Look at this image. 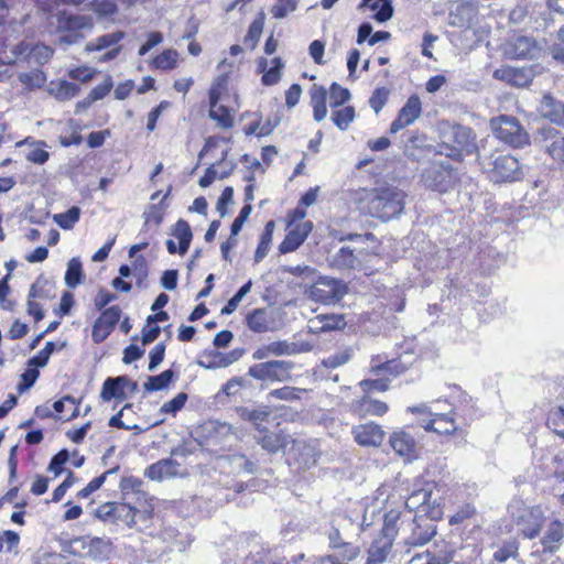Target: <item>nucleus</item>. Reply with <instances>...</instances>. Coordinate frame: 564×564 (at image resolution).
<instances>
[{
  "instance_id": "obj_58",
  "label": "nucleus",
  "mask_w": 564,
  "mask_h": 564,
  "mask_svg": "<svg viewBox=\"0 0 564 564\" xmlns=\"http://www.w3.org/2000/svg\"><path fill=\"white\" fill-rule=\"evenodd\" d=\"M389 90L384 87L375 89L369 98V106L376 113H379L388 101Z\"/></svg>"
},
{
  "instance_id": "obj_31",
  "label": "nucleus",
  "mask_w": 564,
  "mask_h": 564,
  "mask_svg": "<svg viewBox=\"0 0 564 564\" xmlns=\"http://www.w3.org/2000/svg\"><path fill=\"white\" fill-rule=\"evenodd\" d=\"M354 410L360 416H366V415L381 416L384 413H387L388 404L386 402L375 400L368 395H365L356 402Z\"/></svg>"
},
{
  "instance_id": "obj_45",
  "label": "nucleus",
  "mask_w": 564,
  "mask_h": 564,
  "mask_svg": "<svg viewBox=\"0 0 564 564\" xmlns=\"http://www.w3.org/2000/svg\"><path fill=\"white\" fill-rule=\"evenodd\" d=\"M52 408L57 413L68 412L66 420H72L78 414V406L72 397H64L52 404Z\"/></svg>"
},
{
  "instance_id": "obj_26",
  "label": "nucleus",
  "mask_w": 564,
  "mask_h": 564,
  "mask_svg": "<svg viewBox=\"0 0 564 564\" xmlns=\"http://www.w3.org/2000/svg\"><path fill=\"white\" fill-rule=\"evenodd\" d=\"M352 434L355 441L361 446H379L384 436L381 427L373 423H366L355 427Z\"/></svg>"
},
{
  "instance_id": "obj_34",
  "label": "nucleus",
  "mask_w": 564,
  "mask_h": 564,
  "mask_svg": "<svg viewBox=\"0 0 564 564\" xmlns=\"http://www.w3.org/2000/svg\"><path fill=\"white\" fill-rule=\"evenodd\" d=\"M390 444L393 451L401 456L409 455L415 447L414 438L404 431L394 432L390 437Z\"/></svg>"
},
{
  "instance_id": "obj_46",
  "label": "nucleus",
  "mask_w": 564,
  "mask_h": 564,
  "mask_svg": "<svg viewBox=\"0 0 564 564\" xmlns=\"http://www.w3.org/2000/svg\"><path fill=\"white\" fill-rule=\"evenodd\" d=\"M268 350L274 356H290L299 351L295 343H289L286 340H278L268 344Z\"/></svg>"
},
{
  "instance_id": "obj_6",
  "label": "nucleus",
  "mask_w": 564,
  "mask_h": 564,
  "mask_svg": "<svg viewBox=\"0 0 564 564\" xmlns=\"http://www.w3.org/2000/svg\"><path fill=\"white\" fill-rule=\"evenodd\" d=\"M492 134L501 142L519 149L530 144V137L520 121L512 116L500 115L489 122Z\"/></svg>"
},
{
  "instance_id": "obj_16",
  "label": "nucleus",
  "mask_w": 564,
  "mask_h": 564,
  "mask_svg": "<svg viewBox=\"0 0 564 564\" xmlns=\"http://www.w3.org/2000/svg\"><path fill=\"white\" fill-rule=\"evenodd\" d=\"M434 520L422 516H414L408 527L411 529V534L406 538L405 542L409 545L421 546L430 542L436 533Z\"/></svg>"
},
{
  "instance_id": "obj_15",
  "label": "nucleus",
  "mask_w": 564,
  "mask_h": 564,
  "mask_svg": "<svg viewBox=\"0 0 564 564\" xmlns=\"http://www.w3.org/2000/svg\"><path fill=\"white\" fill-rule=\"evenodd\" d=\"M75 544L79 545L84 556L94 561L107 560L112 552V542L106 538L82 536L75 540Z\"/></svg>"
},
{
  "instance_id": "obj_61",
  "label": "nucleus",
  "mask_w": 564,
  "mask_h": 564,
  "mask_svg": "<svg viewBox=\"0 0 564 564\" xmlns=\"http://www.w3.org/2000/svg\"><path fill=\"white\" fill-rule=\"evenodd\" d=\"M232 198L234 188L231 186L225 187L216 204V209L221 218L227 216V205L232 203Z\"/></svg>"
},
{
  "instance_id": "obj_52",
  "label": "nucleus",
  "mask_w": 564,
  "mask_h": 564,
  "mask_svg": "<svg viewBox=\"0 0 564 564\" xmlns=\"http://www.w3.org/2000/svg\"><path fill=\"white\" fill-rule=\"evenodd\" d=\"M424 427L427 431H433L440 434L452 433L456 430L455 423L453 421H447L445 416L430 420Z\"/></svg>"
},
{
  "instance_id": "obj_41",
  "label": "nucleus",
  "mask_w": 564,
  "mask_h": 564,
  "mask_svg": "<svg viewBox=\"0 0 564 564\" xmlns=\"http://www.w3.org/2000/svg\"><path fill=\"white\" fill-rule=\"evenodd\" d=\"M79 217L80 208L77 206H72L65 213L55 214L53 216V220L62 229L69 230L79 220Z\"/></svg>"
},
{
  "instance_id": "obj_49",
  "label": "nucleus",
  "mask_w": 564,
  "mask_h": 564,
  "mask_svg": "<svg viewBox=\"0 0 564 564\" xmlns=\"http://www.w3.org/2000/svg\"><path fill=\"white\" fill-rule=\"evenodd\" d=\"M351 97L350 91L347 88L341 87L337 83H333L330 86L329 98L330 107L336 108L347 102Z\"/></svg>"
},
{
  "instance_id": "obj_14",
  "label": "nucleus",
  "mask_w": 564,
  "mask_h": 564,
  "mask_svg": "<svg viewBox=\"0 0 564 564\" xmlns=\"http://www.w3.org/2000/svg\"><path fill=\"white\" fill-rule=\"evenodd\" d=\"M536 141L555 161L564 162V135L551 126L538 130Z\"/></svg>"
},
{
  "instance_id": "obj_64",
  "label": "nucleus",
  "mask_w": 564,
  "mask_h": 564,
  "mask_svg": "<svg viewBox=\"0 0 564 564\" xmlns=\"http://www.w3.org/2000/svg\"><path fill=\"white\" fill-rule=\"evenodd\" d=\"M142 485L143 481L140 478L130 476L121 479L120 489L123 492V495H128L129 492L139 494L142 491Z\"/></svg>"
},
{
  "instance_id": "obj_37",
  "label": "nucleus",
  "mask_w": 564,
  "mask_h": 564,
  "mask_svg": "<svg viewBox=\"0 0 564 564\" xmlns=\"http://www.w3.org/2000/svg\"><path fill=\"white\" fill-rule=\"evenodd\" d=\"M274 226L275 225L273 220H270L265 224L264 229L260 236V241L254 252L256 263L261 262L270 251Z\"/></svg>"
},
{
  "instance_id": "obj_38",
  "label": "nucleus",
  "mask_w": 564,
  "mask_h": 564,
  "mask_svg": "<svg viewBox=\"0 0 564 564\" xmlns=\"http://www.w3.org/2000/svg\"><path fill=\"white\" fill-rule=\"evenodd\" d=\"M124 37L121 31L104 34L86 45L87 51H101L117 45Z\"/></svg>"
},
{
  "instance_id": "obj_43",
  "label": "nucleus",
  "mask_w": 564,
  "mask_h": 564,
  "mask_svg": "<svg viewBox=\"0 0 564 564\" xmlns=\"http://www.w3.org/2000/svg\"><path fill=\"white\" fill-rule=\"evenodd\" d=\"M177 52L175 50H165L160 55L153 58V67L162 70H171L176 67Z\"/></svg>"
},
{
  "instance_id": "obj_39",
  "label": "nucleus",
  "mask_w": 564,
  "mask_h": 564,
  "mask_svg": "<svg viewBox=\"0 0 564 564\" xmlns=\"http://www.w3.org/2000/svg\"><path fill=\"white\" fill-rule=\"evenodd\" d=\"M535 50V42L527 36H518L511 44L509 54L514 58H525Z\"/></svg>"
},
{
  "instance_id": "obj_55",
  "label": "nucleus",
  "mask_w": 564,
  "mask_h": 564,
  "mask_svg": "<svg viewBox=\"0 0 564 564\" xmlns=\"http://www.w3.org/2000/svg\"><path fill=\"white\" fill-rule=\"evenodd\" d=\"M137 509L131 507L129 503H117V510L115 514V521L121 520L128 525L135 523Z\"/></svg>"
},
{
  "instance_id": "obj_28",
  "label": "nucleus",
  "mask_w": 564,
  "mask_h": 564,
  "mask_svg": "<svg viewBox=\"0 0 564 564\" xmlns=\"http://www.w3.org/2000/svg\"><path fill=\"white\" fill-rule=\"evenodd\" d=\"M563 540H564V524L557 520L552 521L549 524L543 538L541 539V544L543 545V552L550 553V554L555 553L562 545Z\"/></svg>"
},
{
  "instance_id": "obj_11",
  "label": "nucleus",
  "mask_w": 564,
  "mask_h": 564,
  "mask_svg": "<svg viewBox=\"0 0 564 564\" xmlns=\"http://www.w3.org/2000/svg\"><path fill=\"white\" fill-rule=\"evenodd\" d=\"M539 65L523 67L503 66L494 72V78L505 82L513 87L522 88L531 84L536 76Z\"/></svg>"
},
{
  "instance_id": "obj_32",
  "label": "nucleus",
  "mask_w": 564,
  "mask_h": 564,
  "mask_svg": "<svg viewBox=\"0 0 564 564\" xmlns=\"http://www.w3.org/2000/svg\"><path fill=\"white\" fill-rule=\"evenodd\" d=\"M66 3L82 6L84 9H90L100 15H111L117 11L116 0H63Z\"/></svg>"
},
{
  "instance_id": "obj_25",
  "label": "nucleus",
  "mask_w": 564,
  "mask_h": 564,
  "mask_svg": "<svg viewBox=\"0 0 564 564\" xmlns=\"http://www.w3.org/2000/svg\"><path fill=\"white\" fill-rule=\"evenodd\" d=\"M394 539V536L380 533L368 550L367 561L373 564H383L391 554Z\"/></svg>"
},
{
  "instance_id": "obj_5",
  "label": "nucleus",
  "mask_w": 564,
  "mask_h": 564,
  "mask_svg": "<svg viewBox=\"0 0 564 564\" xmlns=\"http://www.w3.org/2000/svg\"><path fill=\"white\" fill-rule=\"evenodd\" d=\"M410 364L403 356L386 361L373 356L369 366L370 377L360 382V388H388L390 380L403 373Z\"/></svg>"
},
{
  "instance_id": "obj_4",
  "label": "nucleus",
  "mask_w": 564,
  "mask_h": 564,
  "mask_svg": "<svg viewBox=\"0 0 564 564\" xmlns=\"http://www.w3.org/2000/svg\"><path fill=\"white\" fill-rule=\"evenodd\" d=\"M54 51L44 44L30 46L29 43L22 41L17 44L8 43L7 40L0 43V63L3 65H13L20 59L34 62L43 65L50 61Z\"/></svg>"
},
{
  "instance_id": "obj_40",
  "label": "nucleus",
  "mask_w": 564,
  "mask_h": 564,
  "mask_svg": "<svg viewBox=\"0 0 564 564\" xmlns=\"http://www.w3.org/2000/svg\"><path fill=\"white\" fill-rule=\"evenodd\" d=\"M83 281V267L78 258H72L67 263L65 283L68 288L75 289Z\"/></svg>"
},
{
  "instance_id": "obj_2",
  "label": "nucleus",
  "mask_w": 564,
  "mask_h": 564,
  "mask_svg": "<svg viewBox=\"0 0 564 564\" xmlns=\"http://www.w3.org/2000/svg\"><path fill=\"white\" fill-rule=\"evenodd\" d=\"M405 193L395 186L378 187L371 191L364 205V210L382 221H388L402 214Z\"/></svg>"
},
{
  "instance_id": "obj_19",
  "label": "nucleus",
  "mask_w": 564,
  "mask_h": 564,
  "mask_svg": "<svg viewBox=\"0 0 564 564\" xmlns=\"http://www.w3.org/2000/svg\"><path fill=\"white\" fill-rule=\"evenodd\" d=\"M422 112L421 99L417 95H412L408 98L404 106L400 109L398 117L390 126V132L397 133L401 129L412 124Z\"/></svg>"
},
{
  "instance_id": "obj_24",
  "label": "nucleus",
  "mask_w": 564,
  "mask_h": 564,
  "mask_svg": "<svg viewBox=\"0 0 564 564\" xmlns=\"http://www.w3.org/2000/svg\"><path fill=\"white\" fill-rule=\"evenodd\" d=\"M48 23L51 26L55 28L57 32L77 31L86 26L84 17L67 11L52 13L48 18Z\"/></svg>"
},
{
  "instance_id": "obj_53",
  "label": "nucleus",
  "mask_w": 564,
  "mask_h": 564,
  "mask_svg": "<svg viewBox=\"0 0 564 564\" xmlns=\"http://www.w3.org/2000/svg\"><path fill=\"white\" fill-rule=\"evenodd\" d=\"M19 80L29 87H41L46 82V76L42 70L33 69L29 73L20 74Z\"/></svg>"
},
{
  "instance_id": "obj_42",
  "label": "nucleus",
  "mask_w": 564,
  "mask_h": 564,
  "mask_svg": "<svg viewBox=\"0 0 564 564\" xmlns=\"http://www.w3.org/2000/svg\"><path fill=\"white\" fill-rule=\"evenodd\" d=\"M355 119V108L352 106H347L338 110H334L332 113V120L335 126L345 131L348 129L349 124Z\"/></svg>"
},
{
  "instance_id": "obj_10",
  "label": "nucleus",
  "mask_w": 564,
  "mask_h": 564,
  "mask_svg": "<svg viewBox=\"0 0 564 564\" xmlns=\"http://www.w3.org/2000/svg\"><path fill=\"white\" fill-rule=\"evenodd\" d=\"M347 293V286L341 280L323 276L311 288V297L322 304H335Z\"/></svg>"
},
{
  "instance_id": "obj_63",
  "label": "nucleus",
  "mask_w": 564,
  "mask_h": 564,
  "mask_svg": "<svg viewBox=\"0 0 564 564\" xmlns=\"http://www.w3.org/2000/svg\"><path fill=\"white\" fill-rule=\"evenodd\" d=\"M137 279V285L141 286L148 276V264L143 256L135 257L133 261V271Z\"/></svg>"
},
{
  "instance_id": "obj_44",
  "label": "nucleus",
  "mask_w": 564,
  "mask_h": 564,
  "mask_svg": "<svg viewBox=\"0 0 564 564\" xmlns=\"http://www.w3.org/2000/svg\"><path fill=\"white\" fill-rule=\"evenodd\" d=\"M209 118L217 122V126L223 129H229L234 124L230 111L225 106H217L209 109Z\"/></svg>"
},
{
  "instance_id": "obj_48",
  "label": "nucleus",
  "mask_w": 564,
  "mask_h": 564,
  "mask_svg": "<svg viewBox=\"0 0 564 564\" xmlns=\"http://www.w3.org/2000/svg\"><path fill=\"white\" fill-rule=\"evenodd\" d=\"M547 426L558 436L564 437V409L558 406L552 410L547 417Z\"/></svg>"
},
{
  "instance_id": "obj_1",
  "label": "nucleus",
  "mask_w": 564,
  "mask_h": 564,
  "mask_svg": "<svg viewBox=\"0 0 564 564\" xmlns=\"http://www.w3.org/2000/svg\"><path fill=\"white\" fill-rule=\"evenodd\" d=\"M437 153L458 162L465 156L480 154L475 131L459 123L446 126L441 132Z\"/></svg>"
},
{
  "instance_id": "obj_18",
  "label": "nucleus",
  "mask_w": 564,
  "mask_h": 564,
  "mask_svg": "<svg viewBox=\"0 0 564 564\" xmlns=\"http://www.w3.org/2000/svg\"><path fill=\"white\" fill-rule=\"evenodd\" d=\"M293 458L299 468L307 469L314 466L319 456L316 441L292 438Z\"/></svg>"
},
{
  "instance_id": "obj_13",
  "label": "nucleus",
  "mask_w": 564,
  "mask_h": 564,
  "mask_svg": "<svg viewBox=\"0 0 564 564\" xmlns=\"http://www.w3.org/2000/svg\"><path fill=\"white\" fill-rule=\"evenodd\" d=\"M292 438V435L285 433L283 430L274 432L269 429H259V432L253 434L256 443L271 455L280 452L284 453L289 444H291Z\"/></svg>"
},
{
  "instance_id": "obj_56",
  "label": "nucleus",
  "mask_w": 564,
  "mask_h": 564,
  "mask_svg": "<svg viewBox=\"0 0 564 564\" xmlns=\"http://www.w3.org/2000/svg\"><path fill=\"white\" fill-rule=\"evenodd\" d=\"M113 84L111 77H106L105 80L91 89L89 95L87 96V104H93L94 101L100 100L106 97L111 90Z\"/></svg>"
},
{
  "instance_id": "obj_3",
  "label": "nucleus",
  "mask_w": 564,
  "mask_h": 564,
  "mask_svg": "<svg viewBox=\"0 0 564 564\" xmlns=\"http://www.w3.org/2000/svg\"><path fill=\"white\" fill-rule=\"evenodd\" d=\"M477 161L494 183L517 182L524 175L519 160L511 154L495 151L488 155L478 154Z\"/></svg>"
},
{
  "instance_id": "obj_17",
  "label": "nucleus",
  "mask_w": 564,
  "mask_h": 564,
  "mask_svg": "<svg viewBox=\"0 0 564 564\" xmlns=\"http://www.w3.org/2000/svg\"><path fill=\"white\" fill-rule=\"evenodd\" d=\"M120 317L121 308L118 305L104 310L93 326L91 338L94 343L104 341L111 334Z\"/></svg>"
},
{
  "instance_id": "obj_54",
  "label": "nucleus",
  "mask_w": 564,
  "mask_h": 564,
  "mask_svg": "<svg viewBox=\"0 0 564 564\" xmlns=\"http://www.w3.org/2000/svg\"><path fill=\"white\" fill-rule=\"evenodd\" d=\"M297 8V0H278L272 7L271 13L275 19H283Z\"/></svg>"
},
{
  "instance_id": "obj_7",
  "label": "nucleus",
  "mask_w": 564,
  "mask_h": 564,
  "mask_svg": "<svg viewBox=\"0 0 564 564\" xmlns=\"http://www.w3.org/2000/svg\"><path fill=\"white\" fill-rule=\"evenodd\" d=\"M370 524V522H367L366 514H364L361 523L345 513L334 514L328 528L325 530L328 546L358 539L360 533Z\"/></svg>"
},
{
  "instance_id": "obj_8",
  "label": "nucleus",
  "mask_w": 564,
  "mask_h": 564,
  "mask_svg": "<svg viewBox=\"0 0 564 564\" xmlns=\"http://www.w3.org/2000/svg\"><path fill=\"white\" fill-rule=\"evenodd\" d=\"M434 489L433 484H426L423 488L414 490L405 500L406 509L410 512L415 511V516L426 517L431 520L441 519L443 510L437 501L438 490L435 492Z\"/></svg>"
},
{
  "instance_id": "obj_60",
  "label": "nucleus",
  "mask_w": 564,
  "mask_h": 564,
  "mask_svg": "<svg viewBox=\"0 0 564 564\" xmlns=\"http://www.w3.org/2000/svg\"><path fill=\"white\" fill-rule=\"evenodd\" d=\"M518 555V545L516 542L505 543L494 553V558L500 563L508 561L510 557Z\"/></svg>"
},
{
  "instance_id": "obj_36",
  "label": "nucleus",
  "mask_w": 564,
  "mask_h": 564,
  "mask_svg": "<svg viewBox=\"0 0 564 564\" xmlns=\"http://www.w3.org/2000/svg\"><path fill=\"white\" fill-rule=\"evenodd\" d=\"M270 415L271 411L269 410L268 406H261L258 409H240V416L243 420L250 421L254 425L256 433L259 432V429H267L265 426H263V423L269 421Z\"/></svg>"
},
{
  "instance_id": "obj_30",
  "label": "nucleus",
  "mask_w": 564,
  "mask_h": 564,
  "mask_svg": "<svg viewBox=\"0 0 564 564\" xmlns=\"http://www.w3.org/2000/svg\"><path fill=\"white\" fill-rule=\"evenodd\" d=\"M204 431L214 444L226 445L232 438V426L226 422L209 421L204 425Z\"/></svg>"
},
{
  "instance_id": "obj_35",
  "label": "nucleus",
  "mask_w": 564,
  "mask_h": 564,
  "mask_svg": "<svg viewBox=\"0 0 564 564\" xmlns=\"http://www.w3.org/2000/svg\"><path fill=\"white\" fill-rule=\"evenodd\" d=\"M172 235L178 240V253L185 254L188 251L193 234L188 223L184 219H178L174 225Z\"/></svg>"
},
{
  "instance_id": "obj_23",
  "label": "nucleus",
  "mask_w": 564,
  "mask_h": 564,
  "mask_svg": "<svg viewBox=\"0 0 564 564\" xmlns=\"http://www.w3.org/2000/svg\"><path fill=\"white\" fill-rule=\"evenodd\" d=\"M538 109L543 118L564 126V102L555 99L551 94L543 95Z\"/></svg>"
},
{
  "instance_id": "obj_50",
  "label": "nucleus",
  "mask_w": 564,
  "mask_h": 564,
  "mask_svg": "<svg viewBox=\"0 0 564 564\" xmlns=\"http://www.w3.org/2000/svg\"><path fill=\"white\" fill-rule=\"evenodd\" d=\"M401 513L397 510L388 511L383 517V525L380 533L387 534L388 536H397L398 527L397 523L400 519Z\"/></svg>"
},
{
  "instance_id": "obj_12",
  "label": "nucleus",
  "mask_w": 564,
  "mask_h": 564,
  "mask_svg": "<svg viewBox=\"0 0 564 564\" xmlns=\"http://www.w3.org/2000/svg\"><path fill=\"white\" fill-rule=\"evenodd\" d=\"M292 362L286 360H270L257 364L249 369L250 376L260 380L284 381L289 377Z\"/></svg>"
},
{
  "instance_id": "obj_22",
  "label": "nucleus",
  "mask_w": 564,
  "mask_h": 564,
  "mask_svg": "<svg viewBox=\"0 0 564 564\" xmlns=\"http://www.w3.org/2000/svg\"><path fill=\"white\" fill-rule=\"evenodd\" d=\"M180 463L170 457L161 459L145 469V476L151 480L162 481L164 479L173 478L181 475Z\"/></svg>"
},
{
  "instance_id": "obj_9",
  "label": "nucleus",
  "mask_w": 564,
  "mask_h": 564,
  "mask_svg": "<svg viewBox=\"0 0 564 564\" xmlns=\"http://www.w3.org/2000/svg\"><path fill=\"white\" fill-rule=\"evenodd\" d=\"M424 186L440 193H447L458 182V172L449 163L432 162L421 174Z\"/></svg>"
},
{
  "instance_id": "obj_20",
  "label": "nucleus",
  "mask_w": 564,
  "mask_h": 564,
  "mask_svg": "<svg viewBox=\"0 0 564 564\" xmlns=\"http://www.w3.org/2000/svg\"><path fill=\"white\" fill-rule=\"evenodd\" d=\"M246 323L254 333H268L278 329L273 313L267 308H256L247 314Z\"/></svg>"
},
{
  "instance_id": "obj_59",
  "label": "nucleus",
  "mask_w": 564,
  "mask_h": 564,
  "mask_svg": "<svg viewBox=\"0 0 564 564\" xmlns=\"http://www.w3.org/2000/svg\"><path fill=\"white\" fill-rule=\"evenodd\" d=\"M69 453L67 449H61L55 454L48 464V470L53 471L56 476L61 475L64 469L63 466L68 462Z\"/></svg>"
},
{
  "instance_id": "obj_21",
  "label": "nucleus",
  "mask_w": 564,
  "mask_h": 564,
  "mask_svg": "<svg viewBox=\"0 0 564 564\" xmlns=\"http://www.w3.org/2000/svg\"><path fill=\"white\" fill-rule=\"evenodd\" d=\"M312 229V221L307 220L297 224L293 229H291L286 234L285 238L279 246V251L281 253H289L295 251L305 241Z\"/></svg>"
},
{
  "instance_id": "obj_47",
  "label": "nucleus",
  "mask_w": 564,
  "mask_h": 564,
  "mask_svg": "<svg viewBox=\"0 0 564 564\" xmlns=\"http://www.w3.org/2000/svg\"><path fill=\"white\" fill-rule=\"evenodd\" d=\"M174 371L166 369L158 376L148 377L142 388H167L172 383Z\"/></svg>"
},
{
  "instance_id": "obj_29",
  "label": "nucleus",
  "mask_w": 564,
  "mask_h": 564,
  "mask_svg": "<svg viewBox=\"0 0 564 564\" xmlns=\"http://www.w3.org/2000/svg\"><path fill=\"white\" fill-rule=\"evenodd\" d=\"M360 251L350 247H341L330 258V265L337 270H350L360 264Z\"/></svg>"
},
{
  "instance_id": "obj_27",
  "label": "nucleus",
  "mask_w": 564,
  "mask_h": 564,
  "mask_svg": "<svg viewBox=\"0 0 564 564\" xmlns=\"http://www.w3.org/2000/svg\"><path fill=\"white\" fill-rule=\"evenodd\" d=\"M333 553L326 555L323 561H334L338 564H349L360 555V547L354 543V540L340 542L330 546Z\"/></svg>"
},
{
  "instance_id": "obj_51",
  "label": "nucleus",
  "mask_w": 564,
  "mask_h": 564,
  "mask_svg": "<svg viewBox=\"0 0 564 564\" xmlns=\"http://www.w3.org/2000/svg\"><path fill=\"white\" fill-rule=\"evenodd\" d=\"M187 399L188 395L185 392H180L172 400L164 402L160 411L174 416L185 405Z\"/></svg>"
},
{
  "instance_id": "obj_33",
  "label": "nucleus",
  "mask_w": 564,
  "mask_h": 564,
  "mask_svg": "<svg viewBox=\"0 0 564 564\" xmlns=\"http://www.w3.org/2000/svg\"><path fill=\"white\" fill-rule=\"evenodd\" d=\"M365 7L376 12L373 19L379 23L387 22L393 15L392 0H361L359 8Z\"/></svg>"
},
{
  "instance_id": "obj_62",
  "label": "nucleus",
  "mask_w": 564,
  "mask_h": 564,
  "mask_svg": "<svg viewBox=\"0 0 564 564\" xmlns=\"http://www.w3.org/2000/svg\"><path fill=\"white\" fill-rule=\"evenodd\" d=\"M145 224L153 223L155 226H160L163 220V210L161 203L150 205L143 213Z\"/></svg>"
},
{
  "instance_id": "obj_57",
  "label": "nucleus",
  "mask_w": 564,
  "mask_h": 564,
  "mask_svg": "<svg viewBox=\"0 0 564 564\" xmlns=\"http://www.w3.org/2000/svg\"><path fill=\"white\" fill-rule=\"evenodd\" d=\"M228 458L234 465V468L238 469L239 471H243L246 474L257 473V464L247 459L245 455H231Z\"/></svg>"
}]
</instances>
